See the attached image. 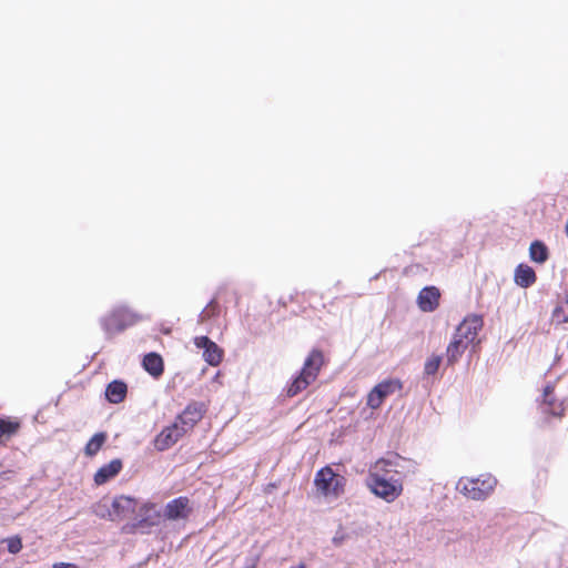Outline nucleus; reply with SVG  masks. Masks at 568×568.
I'll list each match as a JSON object with an SVG mask.
<instances>
[{"label": "nucleus", "mask_w": 568, "mask_h": 568, "mask_svg": "<svg viewBox=\"0 0 568 568\" xmlns=\"http://www.w3.org/2000/svg\"><path fill=\"white\" fill-rule=\"evenodd\" d=\"M483 324V318L479 315L471 314L465 317V320L457 326L454 335L470 345L475 342Z\"/></svg>", "instance_id": "nucleus-9"}, {"label": "nucleus", "mask_w": 568, "mask_h": 568, "mask_svg": "<svg viewBox=\"0 0 568 568\" xmlns=\"http://www.w3.org/2000/svg\"><path fill=\"white\" fill-rule=\"evenodd\" d=\"M122 468L120 459H113L109 464L103 465L94 475V481L97 485H103L109 479L116 476Z\"/></svg>", "instance_id": "nucleus-16"}, {"label": "nucleus", "mask_w": 568, "mask_h": 568, "mask_svg": "<svg viewBox=\"0 0 568 568\" xmlns=\"http://www.w3.org/2000/svg\"><path fill=\"white\" fill-rule=\"evenodd\" d=\"M514 280L518 286L527 288L536 282V273L530 266L519 264L515 270Z\"/></svg>", "instance_id": "nucleus-17"}, {"label": "nucleus", "mask_w": 568, "mask_h": 568, "mask_svg": "<svg viewBox=\"0 0 568 568\" xmlns=\"http://www.w3.org/2000/svg\"><path fill=\"white\" fill-rule=\"evenodd\" d=\"M291 568H305V565L301 564V565H298V566L291 567Z\"/></svg>", "instance_id": "nucleus-30"}, {"label": "nucleus", "mask_w": 568, "mask_h": 568, "mask_svg": "<svg viewBox=\"0 0 568 568\" xmlns=\"http://www.w3.org/2000/svg\"><path fill=\"white\" fill-rule=\"evenodd\" d=\"M20 428V423L11 419L0 418V444L9 440Z\"/></svg>", "instance_id": "nucleus-21"}, {"label": "nucleus", "mask_w": 568, "mask_h": 568, "mask_svg": "<svg viewBox=\"0 0 568 568\" xmlns=\"http://www.w3.org/2000/svg\"><path fill=\"white\" fill-rule=\"evenodd\" d=\"M497 479L491 475H481L478 478L462 477L456 489L468 499L485 500L495 489Z\"/></svg>", "instance_id": "nucleus-5"}, {"label": "nucleus", "mask_w": 568, "mask_h": 568, "mask_svg": "<svg viewBox=\"0 0 568 568\" xmlns=\"http://www.w3.org/2000/svg\"><path fill=\"white\" fill-rule=\"evenodd\" d=\"M442 362V355L432 354L429 357H427L424 364V376H434L438 372Z\"/></svg>", "instance_id": "nucleus-23"}, {"label": "nucleus", "mask_w": 568, "mask_h": 568, "mask_svg": "<svg viewBox=\"0 0 568 568\" xmlns=\"http://www.w3.org/2000/svg\"><path fill=\"white\" fill-rule=\"evenodd\" d=\"M529 256L536 263H545L548 258L547 246L540 241L532 242L529 247Z\"/></svg>", "instance_id": "nucleus-22"}, {"label": "nucleus", "mask_w": 568, "mask_h": 568, "mask_svg": "<svg viewBox=\"0 0 568 568\" xmlns=\"http://www.w3.org/2000/svg\"><path fill=\"white\" fill-rule=\"evenodd\" d=\"M138 501L129 496L115 497L110 507L99 506L98 515L108 517L110 520H122L130 518L136 510Z\"/></svg>", "instance_id": "nucleus-7"}, {"label": "nucleus", "mask_w": 568, "mask_h": 568, "mask_svg": "<svg viewBox=\"0 0 568 568\" xmlns=\"http://www.w3.org/2000/svg\"><path fill=\"white\" fill-rule=\"evenodd\" d=\"M142 315L125 305L114 307L109 314L100 318V324L106 335H112L133 326L142 321Z\"/></svg>", "instance_id": "nucleus-4"}, {"label": "nucleus", "mask_w": 568, "mask_h": 568, "mask_svg": "<svg viewBox=\"0 0 568 568\" xmlns=\"http://www.w3.org/2000/svg\"><path fill=\"white\" fill-rule=\"evenodd\" d=\"M345 484V477L336 474L329 466L321 468L315 474L316 490L326 498H338L344 493Z\"/></svg>", "instance_id": "nucleus-6"}, {"label": "nucleus", "mask_w": 568, "mask_h": 568, "mask_svg": "<svg viewBox=\"0 0 568 568\" xmlns=\"http://www.w3.org/2000/svg\"><path fill=\"white\" fill-rule=\"evenodd\" d=\"M53 568H78V566L73 565V564H68V562H59V564H54Z\"/></svg>", "instance_id": "nucleus-27"}, {"label": "nucleus", "mask_w": 568, "mask_h": 568, "mask_svg": "<svg viewBox=\"0 0 568 568\" xmlns=\"http://www.w3.org/2000/svg\"><path fill=\"white\" fill-rule=\"evenodd\" d=\"M141 510H145V513L154 511V514H156L158 517L160 516L159 513L155 510V507L153 505H144Z\"/></svg>", "instance_id": "nucleus-29"}, {"label": "nucleus", "mask_w": 568, "mask_h": 568, "mask_svg": "<svg viewBox=\"0 0 568 568\" xmlns=\"http://www.w3.org/2000/svg\"><path fill=\"white\" fill-rule=\"evenodd\" d=\"M142 365L153 377H159L163 374V359L156 353L146 354L143 358Z\"/></svg>", "instance_id": "nucleus-18"}, {"label": "nucleus", "mask_w": 568, "mask_h": 568, "mask_svg": "<svg viewBox=\"0 0 568 568\" xmlns=\"http://www.w3.org/2000/svg\"><path fill=\"white\" fill-rule=\"evenodd\" d=\"M343 540H344V536H343V535H338V534H336V535L333 537V544H334L335 546H339V545H342Z\"/></svg>", "instance_id": "nucleus-28"}, {"label": "nucleus", "mask_w": 568, "mask_h": 568, "mask_svg": "<svg viewBox=\"0 0 568 568\" xmlns=\"http://www.w3.org/2000/svg\"><path fill=\"white\" fill-rule=\"evenodd\" d=\"M194 345L203 349V358L211 366H217L223 357V351L210 339L207 336H196L194 338Z\"/></svg>", "instance_id": "nucleus-10"}, {"label": "nucleus", "mask_w": 568, "mask_h": 568, "mask_svg": "<svg viewBox=\"0 0 568 568\" xmlns=\"http://www.w3.org/2000/svg\"><path fill=\"white\" fill-rule=\"evenodd\" d=\"M185 429L181 427L180 422H174L172 425L165 427L155 438V448L160 452L170 448L174 445L184 434Z\"/></svg>", "instance_id": "nucleus-11"}, {"label": "nucleus", "mask_w": 568, "mask_h": 568, "mask_svg": "<svg viewBox=\"0 0 568 568\" xmlns=\"http://www.w3.org/2000/svg\"><path fill=\"white\" fill-rule=\"evenodd\" d=\"M106 439V435L104 433L95 434L85 445L84 452L88 456H94Z\"/></svg>", "instance_id": "nucleus-24"}, {"label": "nucleus", "mask_w": 568, "mask_h": 568, "mask_svg": "<svg viewBox=\"0 0 568 568\" xmlns=\"http://www.w3.org/2000/svg\"><path fill=\"white\" fill-rule=\"evenodd\" d=\"M468 346L469 345L465 343V341L453 335V338L446 348V364L448 366L456 364Z\"/></svg>", "instance_id": "nucleus-15"}, {"label": "nucleus", "mask_w": 568, "mask_h": 568, "mask_svg": "<svg viewBox=\"0 0 568 568\" xmlns=\"http://www.w3.org/2000/svg\"><path fill=\"white\" fill-rule=\"evenodd\" d=\"M126 390V385L123 382L113 381L108 385L105 396L110 403L119 404L124 399Z\"/></svg>", "instance_id": "nucleus-19"}, {"label": "nucleus", "mask_w": 568, "mask_h": 568, "mask_svg": "<svg viewBox=\"0 0 568 568\" xmlns=\"http://www.w3.org/2000/svg\"><path fill=\"white\" fill-rule=\"evenodd\" d=\"M323 354L318 349H313L304 362L301 373L292 381L286 388V395L294 397L306 389L317 377L323 365Z\"/></svg>", "instance_id": "nucleus-3"}, {"label": "nucleus", "mask_w": 568, "mask_h": 568, "mask_svg": "<svg viewBox=\"0 0 568 568\" xmlns=\"http://www.w3.org/2000/svg\"><path fill=\"white\" fill-rule=\"evenodd\" d=\"M402 383L398 379H387L377 384L367 396V405L377 409L383 404L384 399L394 394L396 390H400Z\"/></svg>", "instance_id": "nucleus-8"}, {"label": "nucleus", "mask_w": 568, "mask_h": 568, "mask_svg": "<svg viewBox=\"0 0 568 568\" xmlns=\"http://www.w3.org/2000/svg\"><path fill=\"white\" fill-rule=\"evenodd\" d=\"M405 462L399 455L379 458L368 469L366 486L378 498L393 503L403 493V483L397 475Z\"/></svg>", "instance_id": "nucleus-1"}, {"label": "nucleus", "mask_w": 568, "mask_h": 568, "mask_svg": "<svg viewBox=\"0 0 568 568\" xmlns=\"http://www.w3.org/2000/svg\"><path fill=\"white\" fill-rule=\"evenodd\" d=\"M4 541L10 554H18L22 548V541L18 536L9 537Z\"/></svg>", "instance_id": "nucleus-25"}, {"label": "nucleus", "mask_w": 568, "mask_h": 568, "mask_svg": "<svg viewBox=\"0 0 568 568\" xmlns=\"http://www.w3.org/2000/svg\"><path fill=\"white\" fill-rule=\"evenodd\" d=\"M216 305L214 302H211L200 314V321H204L205 318L213 316L215 314Z\"/></svg>", "instance_id": "nucleus-26"}, {"label": "nucleus", "mask_w": 568, "mask_h": 568, "mask_svg": "<svg viewBox=\"0 0 568 568\" xmlns=\"http://www.w3.org/2000/svg\"><path fill=\"white\" fill-rule=\"evenodd\" d=\"M566 234L568 236V220H567V224H566Z\"/></svg>", "instance_id": "nucleus-31"}, {"label": "nucleus", "mask_w": 568, "mask_h": 568, "mask_svg": "<svg viewBox=\"0 0 568 568\" xmlns=\"http://www.w3.org/2000/svg\"><path fill=\"white\" fill-rule=\"evenodd\" d=\"M551 321L557 325L568 322V293L558 297L551 314Z\"/></svg>", "instance_id": "nucleus-20"}, {"label": "nucleus", "mask_w": 568, "mask_h": 568, "mask_svg": "<svg viewBox=\"0 0 568 568\" xmlns=\"http://www.w3.org/2000/svg\"><path fill=\"white\" fill-rule=\"evenodd\" d=\"M439 297H440V293L437 287L426 286L418 294V297H417L418 307L423 312H433L438 306Z\"/></svg>", "instance_id": "nucleus-13"}, {"label": "nucleus", "mask_w": 568, "mask_h": 568, "mask_svg": "<svg viewBox=\"0 0 568 568\" xmlns=\"http://www.w3.org/2000/svg\"><path fill=\"white\" fill-rule=\"evenodd\" d=\"M203 414L204 405L201 403H192L185 407L175 420L180 422L181 427L187 432L193 428L199 420H201Z\"/></svg>", "instance_id": "nucleus-12"}, {"label": "nucleus", "mask_w": 568, "mask_h": 568, "mask_svg": "<svg viewBox=\"0 0 568 568\" xmlns=\"http://www.w3.org/2000/svg\"><path fill=\"white\" fill-rule=\"evenodd\" d=\"M540 405L545 413L560 417L568 405V371L542 387Z\"/></svg>", "instance_id": "nucleus-2"}, {"label": "nucleus", "mask_w": 568, "mask_h": 568, "mask_svg": "<svg viewBox=\"0 0 568 568\" xmlns=\"http://www.w3.org/2000/svg\"><path fill=\"white\" fill-rule=\"evenodd\" d=\"M189 499L179 497L166 504L164 508V517L170 520L184 519L189 516Z\"/></svg>", "instance_id": "nucleus-14"}]
</instances>
